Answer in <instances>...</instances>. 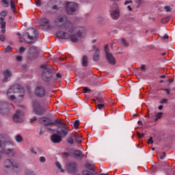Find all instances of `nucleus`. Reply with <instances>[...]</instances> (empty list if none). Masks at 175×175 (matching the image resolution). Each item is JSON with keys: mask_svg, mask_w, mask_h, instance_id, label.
I'll return each instance as SVG.
<instances>
[{"mask_svg": "<svg viewBox=\"0 0 175 175\" xmlns=\"http://www.w3.org/2000/svg\"><path fill=\"white\" fill-rule=\"evenodd\" d=\"M105 58L109 64V65H116L117 63L116 60V57H114V55H113V53L110 52V49H109V45L106 44L105 46Z\"/></svg>", "mask_w": 175, "mask_h": 175, "instance_id": "nucleus-8", "label": "nucleus"}, {"mask_svg": "<svg viewBox=\"0 0 175 175\" xmlns=\"http://www.w3.org/2000/svg\"><path fill=\"white\" fill-rule=\"evenodd\" d=\"M23 39L27 44H33L38 40V31L36 29L30 28L23 34Z\"/></svg>", "mask_w": 175, "mask_h": 175, "instance_id": "nucleus-4", "label": "nucleus"}, {"mask_svg": "<svg viewBox=\"0 0 175 175\" xmlns=\"http://www.w3.org/2000/svg\"><path fill=\"white\" fill-rule=\"evenodd\" d=\"M19 166L18 163L13 159H7L4 161V167H5V169H10V167L18 169Z\"/></svg>", "mask_w": 175, "mask_h": 175, "instance_id": "nucleus-11", "label": "nucleus"}, {"mask_svg": "<svg viewBox=\"0 0 175 175\" xmlns=\"http://www.w3.org/2000/svg\"><path fill=\"white\" fill-rule=\"evenodd\" d=\"M94 102H96V103H103V98L100 97H96V99H94Z\"/></svg>", "mask_w": 175, "mask_h": 175, "instance_id": "nucleus-32", "label": "nucleus"}, {"mask_svg": "<svg viewBox=\"0 0 175 175\" xmlns=\"http://www.w3.org/2000/svg\"><path fill=\"white\" fill-rule=\"evenodd\" d=\"M51 140L55 144L61 143V142H62V136L59 135L58 134H53L51 136Z\"/></svg>", "mask_w": 175, "mask_h": 175, "instance_id": "nucleus-18", "label": "nucleus"}, {"mask_svg": "<svg viewBox=\"0 0 175 175\" xmlns=\"http://www.w3.org/2000/svg\"><path fill=\"white\" fill-rule=\"evenodd\" d=\"M163 39H169V36H167V34H165L163 37Z\"/></svg>", "mask_w": 175, "mask_h": 175, "instance_id": "nucleus-61", "label": "nucleus"}, {"mask_svg": "<svg viewBox=\"0 0 175 175\" xmlns=\"http://www.w3.org/2000/svg\"><path fill=\"white\" fill-rule=\"evenodd\" d=\"M127 9L129 10V12H132V7H131V5H128Z\"/></svg>", "mask_w": 175, "mask_h": 175, "instance_id": "nucleus-59", "label": "nucleus"}, {"mask_svg": "<svg viewBox=\"0 0 175 175\" xmlns=\"http://www.w3.org/2000/svg\"><path fill=\"white\" fill-rule=\"evenodd\" d=\"M83 175H94L92 172H90V171H83Z\"/></svg>", "mask_w": 175, "mask_h": 175, "instance_id": "nucleus-37", "label": "nucleus"}, {"mask_svg": "<svg viewBox=\"0 0 175 175\" xmlns=\"http://www.w3.org/2000/svg\"><path fill=\"white\" fill-rule=\"evenodd\" d=\"M17 92H24V89L19 85H15L10 88L7 92V94L10 95V94H16Z\"/></svg>", "mask_w": 175, "mask_h": 175, "instance_id": "nucleus-12", "label": "nucleus"}, {"mask_svg": "<svg viewBox=\"0 0 175 175\" xmlns=\"http://www.w3.org/2000/svg\"><path fill=\"white\" fill-rule=\"evenodd\" d=\"M137 135L139 139H142V137H143L144 136V133L140 134V133H139V132L137 133Z\"/></svg>", "mask_w": 175, "mask_h": 175, "instance_id": "nucleus-49", "label": "nucleus"}, {"mask_svg": "<svg viewBox=\"0 0 175 175\" xmlns=\"http://www.w3.org/2000/svg\"><path fill=\"white\" fill-rule=\"evenodd\" d=\"M40 27H42L44 29H49L50 28V20H49L47 18H42L40 19Z\"/></svg>", "mask_w": 175, "mask_h": 175, "instance_id": "nucleus-17", "label": "nucleus"}, {"mask_svg": "<svg viewBox=\"0 0 175 175\" xmlns=\"http://www.w3.org/2000/svg\"><path fill=\"white\" fill-rule=\"evenodd\" d=\"M8 98L10 100H14V99H16V96L14 95H10Z\"/></svg>", "mask_w": 175, "mask_h": 175, "instance_id": "nucleus-48", "label": "nucleus"}, {"mask_svg": "<svg viewBox=\"0 0 175 175\" xmlns=\"http://www.w3.org/2000/svg\"><path fill=\"white\" fill-rule=\"evenodd\" d=\"M129 3H133V1L132 0H130V1H126L124 2V5H128Z\"/></svg>", "mask_w": 175, "mask_h": 175, "instance_id": "nucleus-53", "label": "nucleus"}, {"mask_svg": "<svg viewBox=\"0 0 175 175\" xmlns=\"http://www.w3.org/2000/svg\"><path fill=\"white\" fill-rule=\"evenodd\" d=\"M2 3H3L4 6L5 8H8L9 6V1L8 0H1Z\"/></svg>", "mask_w": 175, "mask_h": 175, "instance_id": "nucleus-36", "label": "nucleus"}, {"mask_svg": "<svg viewBox=\"0 0 175 175\" xmlns=\"http://www.w3.org/2000/svg\"><path fill=\"white\" fill-rule=\"evenodd\" d=\"M56 167H57V169H59V170H60V172L62 173H64L65 172V170H64V169H62V165H61V163L59 162H56L55 163Z\"/></svg>", "mask_w": 175, "mask_h": 175, "instance_id": "nucleus-26", "label": "nucleus"}, {"mask_svg": "<svg viewBox=\"0 0 175 175\" xmlns=\"http://www.w3.org/2000/svg\"><path fill=\"white\" fill-rule=\"evenodd\" d=\"M160 103H161V105L167 103V98L162 99V100L160 101Z\"/></svg>", "mask_w": 175, "mask_h": 175, "instance_id": "nucleus-43", "label": "nucleus"}, {"mask_svg": "<svg viewBox=\"0 0 175 175\" xmlns=\"http://www.w3.org/2000/svg\"><path fill=\"white\" fill-rule=\"evenodd\" d=\"M6 16H8L7 10L0 12V25L2 33H5V32H6V21H5Z\"/></svg>", "mask_w": 175, "mask_h": 175, "instance_id": "nucleus-10", "label": "nucleus"}, {"mask_svg": "<svg viewBox=\"0 0 175 175\" xmlns=\"http://www.w3.org/2000/svg\"><path fill=\"white\" fill-rule=\"evenodd\" d=\"M83 92L85 94L87 92H91V90L88 89V88H83Z\"/></svg>", "mask_w": 175, "mask_h": 175, "instance_id": "nucleus-46", "label": "nucleus"}, {"mask_svg": "<svg viewBox=\"0 0 175 175\" xmlns=\"http://www.w3.org/2000/svg\"><path fill=\"white\" fill-rule=\"evenodd\" d=\"M10 6L12 12H14V9H16V4L13 0H11L10 1Z\"/></svg>", "mask_w": 175, "mask_h": 175, "instance_id": "nucleus-33", "label": "nucleus"}, {"mask_svg": "<svg viewBox=\"0 0 175 175\" xmlns=\"http://www.w3.org/2000/svg\"><path fill=\"white\" fill-rule=\"evenodd\" d=\"M81 64L83 66H88V56L86 55H83L81 60Z\"/></svg>", "mask_w": 175, "mask_h": 175, "instance_id": "nucleus-23", "label": "nucleus"}, {"mask_svg": "<svg viewBox=\"0 0 175 175\" xmlns=\"http://www.w3.org/2000/svg\"><path fill=\"white\" fill-rule=\"evenodd\" d=\"M73 137L78 144L81 143V137L77 135V134H74Z\"/></svg>", "mask_w": 175, "mask_h": 175, "instance_id": "nucleus-25", "label": "nucleus"}, {"mask_svg": "<svg viewBox=\"0 0 175 175\" xmlns=\"http://www.w3.org/2000/svg\"><path fill=\"white\" fill-rule=\"evenodd\" d=\"M43 133H44V132L43 131V130H40V135H43Z\"/></svg>", "mask_w": 175, "mask_h": 175, "instance_id": "nucleus-64", "label": "nucleus"}, {"mask_svg": "<svg viewBox=\"0 0 175 175\" xmlns=\"http://www.w3.org/2000/svg\"><path fill=\"white\" fill-rule=\"evenodd\" d=\"M141 70H143L144 72H146V66L142 65L141 66Z\"/></svg>", "mask_w": 175, "mask_h": 175, "instance_id": "nucleus-54", "label": "nucleus"}, {"mask_svg": "<svg viewBox=\"0 0 175 175\" xmlns=\"http://www.w3.org/2000/svg\"><path fill=\"white\" fill-rule=\"evenodd\" d=\"M92 61L94 62H98V61H100V50L96 49L94 53H93Z\"/></svg>", "mask_w": 175, "mask_h": 175, "instance_id": "nucleus-19", "label": "nucleus"}, {"mask_svg": "<svg viewBox=\"0 0 175 175\" xmlns=\"http://www.w3.org/2000/svg\"><path fill=\"white\" fill-rule=\"evenodd\" d=\"M3 83H6L9 78L12 77V72L9 70H5L3 72Z\"/></svg>", "mask_w": 175, "mask_h": 175, "instance_id": "nucleus-21", "label": "nucleus"}, {"mask_svg": "<svg viewBox=\"0 0 175 175\" xmlns=\"http://www.w3.org/2000/svg\"><path fill=\"white\" fill-rule=\"evenodd\" d=\"M46 109H44L42 105H40V103L37 100H34L33 102V112L34 114L37 116H43L44 113L46 112Z\"/></svg>", "mask_w": 175, "mask_h": 175, "instance_id": "nucleus-9", "label": "nucleus"}, {"mask_svg": "<svg viewBox=\"0 0 175 175\" xmlns=\"http://www.w3.org/2000/svg\"><path fill=\"white\" fill-rule=\"evenodd\" d=\"M16 60L18 61V62H21V61H23V57L22 56H17L16 57Z\"/></svg>", "mask_w": 175, "mask_h": 175, "instance_id": "nucleus-47", "label": "nucleus"}, {"mask_svg": "<svg viewBox=\"0 0 175 175\" xmlns=\"http://www.w3.org/2000/svg\"><path fill=\"white\" fill-rule=\"evenodd\" d=\"M66 170L68 173H75V172H77V163L76 162L67 163L66 165Z\"/></svg>", "mask_w": 175, "mask_h": 175, "instance_id": "nucleus-14", "label": "nucleus"}, {"mask_svg": "<svg viewBox=\"0 0 175 175\" xmlns=\"http://www.w3.org/2000/svg\"><path fill=\"white\" fill-rule=\"evenodd\" d=\"M156 117L157 118L155 119V121H157L158 120V118H161V117H162V112H159L156 115Z\"/></svg>", "mask_w": 175, "mask_h": 175, "instance_id": "nucleus-42", "label": "nucleus"}, {"mask_svg": "<svg viewBox=\"0 0 175 175\" xmlns=\"http://www.w3.org/2000/svg\"><path fill=\"white\" fill-rule=\"evenodd\" d=\"M56 77H57V79H61V77H62V75H61V74H59V73H57V74H56Z\"/></svg>", "mask_w": 175, "mask_h": 175, "instance_id": "nucleus-56", "label": "nucleus"}, {"mask_svg": "<svg viewBox=\"0 0 175 175\" xmlns=\"http://www.w3.org/2000/svg\"><path fill=\"white\" fill-rule=\"evenodd\" d=\"M6 146H14V144L12 142H6V136L1 134L0 135V154H5L9 157H14L16 154L14 149H6Z\"/></svg>", "mask_w": 175, "mask_h": 175, "instance_id": "nucleus-3", "label": "nucleus"}, {"mask_svg": "<svg viewBox=\"0 0 175 175\" xmlns=\"http://www.w3.org/2000/svg\"><path fill=\"white\" fill-rule=\"evenodd\" d=\"M35 94L39 98H43L46 96V89L43 86H37L35 90Z\"/></svg>", "mask_w": 175, "mask_h": 175, "instance_id": "nucleus-15", "label": "nucleus"}, {"mask_svg": "<svg viewBox=\"0 0 175 175\" xmlns=\"http://www.w3.org/2000/svg\"><path fill=\"white\" fill-rule=\"evenodd\" d=\"M85 167L87 169H88L89 170H94V165H92L90 163H86Z\"/></svg>", "mask_w": 175, "mask_h": 175, "instance_id": "nucleus-28", "label": "nucleus"}, {"mask_svg": "<svg viewBox=\"0 0 175 175\" xmlns=\"http://www.w3.org/2000/svg\"><path fill=\"white\" fill-rule=\"evenodd\" d=\"M25 51V48L23 46H21L19 48V53L20 54H23L24 52Z\"/></svg>", "mask_w": 175, "mask_h": 175, "instance_id": "nucleus-39", "label": "nucleus"}, {"mask_svg": "<svg viewBox=\"0 0 175 175\" xmlns=\"http://www.w3.org/2000/svg\"><path fill=\"white\" fill-rule=\"evenodd\" d=\"M109 13L113 20H118L121 14L120 12V7H118V4H117L116 3H113L110 6Z\"/></svg>", "mask_w": 175, "mask_h": 175, "instance_id": "nucleus-7", "label": "nucleus"}, {"mask_svg": "<svg viewBox=\"0 0 175 175\" xmlns=\"http://www.w3.org/2000/svg\"><path fill=\"white\" fill-rule=\"evenodd\" d=\"M0 113L8 114L9 113V104L5 101L0 102Z\"/></svg>", "mask_w": 175, "mask_h": 175, "instance_id": "nucleus-16", "label": "nucleus"}, {"mask_svg": "<svg viewBox=\"0 0 175 175\" xmlns=\"http://www.w3.org/2000/svg\"><path fill=\"white\" fill-rule=\"evenodd\" d=\"M13 120L14 122H23L24 121V112L17 110L14 115Z\"/></svg>", "mask_w": 175, "mask_h": 175, "instance_id": "nucleus-13", "label": "nucleus"}, {"mask_svg": "<svg viewBox=\"0 0 175 175\" xmlns=\"http://www.w3.org/2000/svg\"><path fill=\"white\" fill-rule=\"evenodd\" d=\"M170 21V17L167 16L161 19V23L163 24H165V23H169Z\"/></svg>", "mask_w": 175, "mask_h": 175, "instance_id": "nucleus-31", "label": "nucleus"}, {"mask_svg": "<svg viewBox=\"0 0 175 175\" xmlns=\"http://www.w3.org/2000/svg\"><path fill=\"white\" fill-rule=\"evenodd\" d=\"M74 158L76 159H83L84 155L83 154V152L80 150H75L72 154Z\"/></svg>", "mask_w": 175, "mask_h": 175, "instance_id": "nucleus-20", "label": "nucleus"}, {"mask_svg": "<svg viewBox=\"0 0 175 175\" xmlns=\"http://www.w3.org/2000/svg\"><path fill=\"white\" fill-rule=\"evenodd\" d=\"M162 91H165L167 95H170V90L169 89H162Z\"/></svg>", "mask_w": 175, "mask_h": 175, "instance_id": "nucleus-50", "label": "nucleus"}, {"mask_svg": "<svg viewBox=\"0 0 175 175\" xmlns=\"http://www.w3.org/2000/svg\"><path fill=\"white\" fill-rule=\"evenodd\" d=\"M10 51H12V46H8L5 49V53H10Z\"/></svg>", "mask_w": 175, "mask_h": 175, "instance_id": "nucleus-38", "label": "nucleus"}, {"mask_svg": "<svg viewBox=\"0 0 175 175\" xmlns=\"http://www.w3.org/2000/svg\"><path fill=\"white\" fill-rule=\"evenodd\" d=\"M152 143H154V141L152 140V137H150L148 141V144H152Z\"/></svg>", "mask_w": 175, "mask_h": 175, "instance_id": "nucleus-45", "label": "nucleus"}, {"mask_svg": "<svg viewBox=\"0 0 175 175\" xmlns=\"http://www.w3.org/2000/svg\"><path fill=\"white\" fill-rule=\"evenodd\" d=\"M137 124H138V125H143V122H142L141 120H139L137 122Z\"/></svg>", "mask_w": 175, "mask_h": 175, "instance_id": "nucleus-62", "label": "nucleus"}, {"mask_svg": "<svg viewBox=\"0 0 175 175\" xmlns=\"http://www.w3.org/2000/svg\"><path fill=\"white\" fill-rule=\"evenodd\" d=\"M52 9H53V10H58V7H57V5H53Z\"/></svg>", "mask_w": 175, "mask_h": 175, "instance_id": "nucleus-58", "label": "nucleus"}, {"mask_svg": "<svg viewBox=\"0 0 175 175\" xmlns=\"http://www.w3.org/2000/svg\"><path fill=\"white\" fill-rule=\"evenodd\" d=\"M96 109H98V110H102L105 107V104H98L96 105Z\"/></svg>", "mask_w": 175, "mask_h": 175, "instance_id": "nucleus-35", "label": "nucleus"}, {"mask_svg": "<svg viewBox=\"0 0 175 175\" xmlns=\"http://www.w3.org/2000/svg\"><path fill=\"white\" fill-rule=\"evenodd\" d=\"M55 26L66 31L56 33L57 38L59 39H70L71 42L77 43L80 38H84L87 30L84 27H76L72 21L68 19V16L63 15L57 16L55 20Z\"/></svg>", "mask_w": 175, "mask_h": 175, "instance_id": "nucleus-1", "label": "nucleus"}, {"mask_svg": "<svg viewBox=\"0 0 175 175\" xmlns=\"http://www.w3.org/2000/svg\"><path fill=\"white\" fill-rule=\"evenodd\" d=\"M162 109H163V106L160 105V106L159 107V110H162Z\"/></svg>", "mask_w": 175, "mask_h": 175, "instance_id": "nucleus-63", "label": "nucleus"}, {"mask_svg": "<svg viewBox=\"0 0 175 175\" xmlns=\"http://www.w3.org/2000/svg\"><path fill=\"white\" fill-rule=\"evenodd\" d=\"M135 2L137 3V8H140L142 5V0H135Z\"/></svg>", "mask_w": 175, "mask_h": 175, "instance_id": "nucleus-41", "label": "nucleus"}, {"mask_svg": "<svg viewBox=\"0 0 175 175\" xmlns=\"http://www.w3.org/2000/svg\"><path fill=\"white\" fill-rule=\"evenodd\" d=\"M121 43L123 46H125V47H128L129 46V43L126 42V40L125 38H122L120 39Z\"/></svg>", "mask_w": 175, "mask_h": 175, "instance_id": "nucleus-27", "label": "nucleus"}, {"mask_svg": "<svg viewBox=\"0 0 175 175\" xmlns=\"http://www.w3.org/2000/svg\"><path fill=\"white\" fill-rule=\"evenodd\" d=\"M67 142L69 143V144H75V140H73V135L68 137L67 139Z\"/></svg>", "mask_w": 175, "mask_h": 175, "instance_id": "nucleus-30", "label": "nucleus"}, {"mask_svg": "<svg viewBox=\"0 0 175 175\" xmlns=\"http://www.w3.org/2000/svg\"><path fill=\"white\" fill-rule=\"evenodd\" d=\"M39 161L41 162V163H44V162H46V157H40Z\"/></svg>", "mask_w": 175, "mask_h": 175, "instance_id": "nucleus-40", "label": "nucleus"}, {"mask_svg": "<svg viewBox=\"0 0 175 175\" xmlns=\"http://www.w3.org/2000/svg\"><path fill=\"white\" fill-rule=\"evenodd\" d=\"M92 49H93V50H94V51H95V50H99V48H96V45H94L93 46H92Z\"/></svg>", "mask_w": 175, "mask_h": 175, "instance_id": "nucleus-60", "label": "nucleus"}, {"mask_svg": "<svg viewBox=\"0 0 175 175\" xmlns=\"http://www.w3.org/2000/svg\"><path fill=\"white\" fill-rule=\"evenodd\" d=\"M36 6H40L42 5V1L40 0H36Z\"/></svg>", "mask_w": 175, "mask_h": 175, "instance_id": "nucleus-44", "label": "nucleus"}, {"mask_svg": "<svg viewBox=\"0 0 175 175\" xmlns=\"http://www.w3.org/2000/svg\"><path fill=\"white\" fill-rule=\"evenodd\" d=\"M35 121H36V117H34V118H31V120H30V122H35Z\"/></svg>", "mask_w": 175, "mask_h": 175, "instance_id": "nucleus-55", "label": "nucleus"}, {"mask_svg": "<svg viewBox=\"0 0 175 175\" xmlns=\"http://www.w3.org/2000/svg\"><path fill=\"white\" fill-rule=\"evenodd\" d=\"M15 140L17 143H21L23 142H24V139L23 138V137L21 136V135H17L15 137Z\"/></svg>", "mask_w": 175, "mask_h": 175, "instance_id": "nucleus-24", "label": "nucleus"}, {"mask_svg": "<svg viewBox=\"0 0 175 175\" xmlns=\"http://www.w3.org/2000/svg\"><path fill=\"white\" fill-rule=\"evenodd\" d=\"M65 9L67 14H75L79 10V4L75 2L66 1Z\"/></svg>", "mask_w": 175, "mask_h": 175, "instance_id": "nucleus-6", "label": "nucleus"}, {"mask_svg": "<svg viewBox=\"0 0 175 175\" xmlns=\"http://www.w3.org/2000/svg\"><path fill=\"white\" fill-rule=\"evenodd\" d=\"M40 124L44 125L47 131L55 132V129L51 128L52 126H56L57 125V129L56 133L62 137H66L68 133H69V127L66 125L64 121L56 119L54 122L50 118L42 117L39 119Z\"/></svg>", "mask_w": 175, "mask_h": 175, "instance_id": "nucleus-2", "label": "nucleus"}, {"mask_svg": "<svg viewBox=\"0 0 175 175\" xmlns=\"http://www.w3.org/2000/svg\"><path fill=\"white\" fill-rule=\"evenodd\" d=\"M79 125H80V120H75L74 122V128L77 129L79 128Z\"/></svg>", "mask_w": 175, "mask_h": 175, "instance_id": "nucleus-34", "label": "nucleus"}, {"mask_svg": "<svg viewBox=\"0 0 175 175\" xmlns=\"http://www.w3.org/2000/svg\"><path fill=\"white\" fill-rule=\"evenodd\" d=\"M0 40L1 42H5V36L3 35H0Z\"/></svg>", "mask_w": 175, "mask_h": 175, "instance_id": "nucleus-51", "label": "nucleus"}, {"mask_svg": "<svg viewBox=\"0 0 175 175\" xmlns=\"http://www.w3.org/2000/svg\"><path fill=\"white\" fill-rule=\"evenodd\" d=\"M164 10H165V12L167 13H170V12H172L173 8H172V7H170V5H166L164 7Z\"/></svg>", "mask_w": 175, "mask_h": 175, "instance_id": "nucleus-29", "label": "nucleus"}, {"mask_svg": "<svg viewBox=\"0 0 175 175\" xmlns=\"http://www.w3.org/2000/svg\"><path fill=\"white\" fill-rule=\"evenodd\" d=\"M166 157V152H163V155L161 156V159H165V158Z\"/></svg>", "mask_w": 175, "mask_h": 175, "instance_id": "nucleus-52", "label": "nucleus"}, {"mask_svg": "<svg viewBox=\"0 0 175 175\" xmlns=\"http://www.w3.org/2000/svg\"><path fill=\"white\" fill-rule=\"evenodd\" d=\"M29 53L31 55H36L38 54L39 51H38V48L36 46H31L29 49Z\"/></svg>", "mask_w": 175, "mask_h": 175, "instance_id": "nucleus-22", "label": "nucleus"}, {"mask_svg": "<svg viewBox=\"0 0 175 175\" xmlns=\"http://www.w3.org/2000/svg\"><path fill=\"white\" fill-rule=\"evenodd\" d=\"M30 151H31V152H32V154H37L36 151H35V149H33V148H31L30 150Z\"/></svg>", "mask_w": 175, "mask_h": 175, "instance_id": "nucleus-57", "label": "nucleus"}, {"mask_svg": "<svg viewBox=\"0 0 175 175\" xmlns=\"http://www.w3.org/2000/svg\"><path fill=\"white\" fill-rule=\"evenodd\" d=\"M42 70V79L46 83L50 81L53 79V72H54V68L51 65L42 64L40 66Z\"/></svg>", "mask_w": 175, "mask_h": 175, "instance_id": "nucleus-5", "label": "nucleus"}]
</instances>
